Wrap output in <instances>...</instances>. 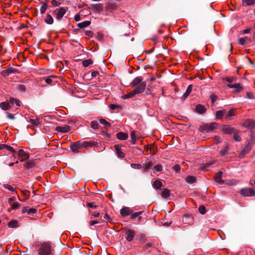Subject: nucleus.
<instances>
[{"mask_svg": "<svg viewBox=\"0 0 255 255\" xmlns=\"http://www.w3.org/2000/svg\"><path fill=\"white\" fill-rule=\"evenodd\" d=\"M247 40L250 41L251 39L247 37H243V38H240L239 39V43L241 45H244L246 43V42H247Z\"/></svg>", "mask_w": 255, "mask_h": 255, "instance_id": "obj_38", "label": "nucleus"}, {"mask_svg": "<svg viewBox=\"0 0 255 255\" xmlns=\"http://www.w3.org/2000/svg\"><path fill=\"white\" fill-rule=\"evenodd\" d=\"M192 89V86L191 85H190L188 86L186 92L183 94V97L184 98H186L191 93V91Z\"/></svg>", "mask_w": 255, "mask_h": 255, "instance_id": "obj_29", "label": "nucleus"}, {"mask_svg": "<svg viewBox=\"0 0 255 255\" xmlns=\"http://www.w3.org/2000/svg\"><path fill=\"white\" fill-rule=\"evenodd\" d=\"M82 148H86L89 146H93L95 145V143L92 141H83L81 142Z\"/></svg>", "mask_w": 255, "mask_h": 255, "instance_id": "obj_22", "label": "nucleus"}, {"mask_svg": "<svg viewBox=\"0 0 255 255\" xmlns=\"http://www.w3.org/2000/svg\"><path fill=\"white\" fill-rule=\"evenodd\" d=\"M142 211L133 213L132 211H131V214H130V215H131V218H136V217L139 216L140 215H141L142 214Z\"/></svg>", "mask_w": 255, "mask_h": 255, "instance_id": "obj_50", "label": "nucleus"}, {"mask_svg": "<svg viewBox=\"0 0 255 255\" xmlns=\"http://www.w3.org/2000/svg\"><path fill=\"white\" fill-rule=\"evenodd\" d=\"M91 24L90 21H85L78 24V26L80 28H83L88 26Z\"/></svg>", "mask_w": 255, "mask_h": 255, "instance_id": "obj_27", "label": "nucleus"}, {"mask_svg": "<svg viewBox=\"0 0 255 255\" xmlns=\"http://www.w3.org/2000/svg\"><path fill=\"white\" fill-rule=\"evenodd\" d=\"M161 195L164 198L168 197L170 195L169 190L167 189H164L161 192Z\"/></svg>", "mask_w": 255, "mask_h": 255, "instance_id": "obj_30", "label": "nucleus"}, {"mask_svg": "<svg viewBox=\"0 0 255 255\" xmlns=\"http://www.w3.org/2000/svg\"><path fill=\"white\" fill-rule=\"evenodd\" d=\"M130 166L133 169H141L142 168L141 165L139 164L132 163L130 164Z\"/></svg>", "mask_w": 255, "mask_h": 255, "instance_id": "obj_53", "label": "nucleus"}, {"mask_svg": "<svg viewBox=\"0 0 255 255\" xmlns=\"http://www.w3.org/2000/svg\"><path fill=\"white\" fill-rule=\"evenodd\" d=\"M29 122L31 124H32V125H33L34 126H38L40 123L39 119H30L29 120Z\"/></svg>", "mask_w": 255, "mask_h": 255, "instance_id": "obj_42", "label": "nucleus"}, {"mask_svg": "<svg viewBox=\"0 0 255 255\" xmlns=\"http://www.w3.org/2000/svg\"><path fill=\"white\" fill-rule=\"evenodd\" d=\"M53 19L51 15L47 14L46 18L45 19V22L48 24H51L53 23Z\"/></svg>", "mask_w": 255, "mask_h": 255, "instance_id": "obj_32", "label": "nucleus"}, {"mask_svg": "<svg viewBox=\"0 0 255 255\" xmlns=\"http://www.w3.org/2000/svg\"><path fill=\"white\" fill-rule=\"evenodd\" d=\"M152 166V163L151 162H148L147 163H146V164L145 165V169H150V168H151Z\"/></svg>", "mask_w": 255, "mask_h": 255, "instance_id": "obj_64", "label": "nucleus"}, {"mask_svg": "<svg viewBox=\"0 0 255 255\" xmlns=\"http://www.w3.org/2000/svg\"><path fill=\"white\" fill-rule=\"evenodd\" d=\"M198 210L199 213L202 215L205 214L206 211L205 207L204 206H200L198 208Z\"/></svg>", "mask_w": 255, "mask_h": 255, "instance_id": "obj_49", "label": "nucleus"}, {"mask_svg": "<svg viewBox=\"0 0 255 255\" xmlns=\"http://www.w3.org/2000/svg\"><path fill=\"white\" fill-rule=\"evenodd\" d=\"M126 240L130 242L133 239L135 236V232L131 230L128 229L126 231Z\"/></svg>", "mask_w": 255, "mask_h": 255, "instance_id": "obj_12", "label": "nucleus"}, {"mask_svg": "<svg viewBox=\"0 0 255 255\" xmlns=\"http://www.w3.org/2000/svg\"><path fill=\"white\" fill-rule=\"evenodd\" d=\"M224 79L229 83H232L235 81V78L234 77H226Z\"/></svg>", "mask_w": 255, "mask_h": 255, "instance_id": "obj_55", "label": "nucleus"}, {"mask_svg": "<svg viewBox=\"0 0 255 255\" xmlns=\"http://www.w3.org/2000/svg\"><path fill=\"white\" fill-rule=\"evenodd\" d=\"M18 89L21 91H25L26 90L25 87L24 85L20 84L18 86Z\"/></svg>", "mask_w": 255, "mask_h": 255, "instance_id": "obj_62", "label": "nucleus"}, {"mask_svg": "<svg viewBox=\"0 0 255 255\" xmlns=\"http://www.w3.org/2000/svg\"><path fill=\"white\" fill-rule=\"evenodd\" d=\"M86 35L89 37H92L93 35V33L90 30H88L86 31Z\"/></svg>", "mask_w": 255, "mask_h": 255, "instance_id": "obj_63", "label": "nucleus"}, {"mask_svg": "<svg viewBox=\"0 0 255 255\" xmlns=\"http://www.w3.org/2000/svg\"><path fill=\"white\" fill-rule=\"evenodd\" d=\"M99 122H100V124H101L102 125H103L106 127H110L111 126V124L104 119H100Z\"/></svg>", "mask_w": 255, "mask_h": 255, "instance_id": "obj_43", "label": "nucleus"}, {"mask_svg": "<svg viewBox=\"0 0 255 255\" xmlns=\"http://www.w3.org/2000/svg\"><path fill=\"white\" fill-rule=\"evenodd\" d=\"M142 80V79L141 77H137L133 80V81L131 82L130 84V85L132 87H135L138 86V85L140 84L142 82H143Z\"/></svg>", "mask_w": 255, "mask_h": 255, "instance_id": "obj_16", "label": "nucleus"}, {"mask_svg": "<svg viewBox=\"0 0 255 255\" xmlns=\"http://www.w3.org/2000/svg\"><path fill=\"white\" fill-rule=\"evenodd\" d=\"M18 156L20 161L23 162L29 158V155L26 153L23 149H19L18 152Z\"/></svg>", "mask_w": 255, "mask_h": 255, "instance_id": "obj_9", "label": "nucleus"}, {"mask_svg": "<svg viewBox=\"0 0 255 255\" xmlns=\"http://www.w3.org/2000/svg\"><path fill=\"white\" fill-rule=\"evenodd\" d=\"M152 185L154 188L157 189L161 187V186H162V183L160 180H156L153 182Z\"/></svg>", "mask_w": 255, "mask_h": 255, "instance_id": "obj_26", "label": "nucleus"}, {"mask_svg": "<svg viewBox=\"0 0 255 255\" xmlns=\"http://www.w3.org/2000/svg\"><path fill=\"white\" fill-rule=\"evenodd\" d=\"M104 219L103 221L107 222L108 221L110 222H112L110 217H109L108 215L107 214H106L104 216Z\"/></svg>", "mask_w": 255, "mask_h": 255, "instance_id": "obj_59", "label": "nucleus"}, {"mask_svg": "<svg viewBox=\"0 0 255 255\" xmlns=\"http://www.w3.org/2000/svg\"><path fill=\"white\" fill-rule=\"evenodd\" d=\"M18 72V70L15 68H12L11 66H8L5 68V69L3 70L1 72L2 76L4 77L7 76L10 73H16Z\"/></svg>", "mask_w": 255, "mask_h": 255, "instance_id": "obj_6", "label": "nucleus"}, {"mask_svg": "<svg viewBox=\"0 0 255 255\" xmlns=\"http://www.w3.org/2000/svg\"><path fill=\"white\" fill-rule=\"evenodd\" d=\"M196 111L198 113L202 114L206 112V109L203 105L199 104L196 107Z\"/></svg>", "mask_w": 255, "mask_h": 255, "instance_id": "obj_18", "label": "nucleus"}, {"mask_svg": "<svg viewBox=\"0 0 255 255\" xmlns=\"http://www.w3.org/2000/svg\"><path fill=\"white\" fill-rule=\"evenodd\" d=\"M3 187L8 189V190L12 192V195H14V194H16V191L15 190V189L12 187L11 186L8 185V184H4L3 185Z\"/></svg>", "mask_w": 255, "mask_h": 255, "instance_id": "obj_34", "label": "nucleus"}, {"mask_svg": "<svg viewBox=\"0 0 255 255\" xmlns=\"http://www.w3.org/2000/svg\"><path fill=\"white\" fill-rule=\"evenodd\" d=\"M3 149H6L13 153H15L16 152L15 150L11 146L6 144H4Z\"/></svg>", "mask_w": 255, "mask_h": 255, "instance_id": "obj_45", "label": "nucleus"}, {"mask_svg": "<svg viewBox=\"0 0 255 255\" xmlns=\"http://www.w3.org/2000/svg\"><path fill=\"white\" fill-rule=\"evenodd\" d=\"M55 77H56L55 76L51 75L49 77H46L45 78H44L45 81L46 82V83L47 84H50L52 82V78H55Z\"/></svg>", "mask_w": 255, "mask_h": 255, "instance_id": "obj_46", "label": "nucleus"}, {"mask_svg": "<svg viewBox=\"0 0 255 255\" xmlns=\"http://www.w3.org/2000/svg\"><path fill=\"white\" fill-rule=\"evenodd\" d=\"M18 222L16 221L12 220L8 223V226L9 228H17Z\"/></svg>", "mask_w": 255, "mask_h": 255, "instance_id": "obj_36", "label": "nucleus"}, {"mask_svg": "<svg viewBox=\"0 0 255 255\" xmlns=\"http://www.w3.org/2000/svg\"><path fill=\"white\" fill-rule=\"evenodd\" d=\"M70 127L69 126H65L64 127L58 126L56 128V130L58 132L62 133H66L69 131Z\"/></svg>", "mask_w": 255, "mask_h": 255, "instance_id": "obj_14", "label": "nucleus"}, {"mask_svg": "<svg viewBox=\"0 0 255 255\" xmlns=\"http://www.w3.org/2000/svg\"><path fill=\"white\" fill-rule=\"evenodd\" d=\"M38 255H52L51 246L46 243L41 244L37 249Z\"/></svg>", "mask_w": 255, "mask_h": 255, "instance_id": "obj_1", "label": "nucleus"}, {"mask_svg": "<svg viewBox=\"0 0 255 255\" xmlns=\"http://www.w3.org/2000/svg\"><path fill=\"white\" fill-rule=\"evenodd\" d=\"M146 84L145 82H142L140 84L135 87L134 90L133 91L135 92V94H138L143 93L145 89Z\"/></svg>", "mask_w": 255, "mask_h": 255, "instance_id": "obj_7", "label": "nucleus"}, {"mask_svg": "<svg viewBox=\"0 0 255 255\" xmlns=\"http://www.w3.org/2000/svg\"><path fill=\"white\" fill-rule=\"evenodd\" d=\"M9 103L10 104V106L14 105V104H15L17 107L20 106L19 101L14 98H10L9 99Z\"/></svg>", "mask_w": 255, "mask_h": 255, "instance_id": "obj_31", "label": "nucleus"}, {"mask_svg": "<svg viewBox=\"0 0 255 255\" xmlns=\"http://www.w3.org/2000/svg\"><path fill=\"white\" fill-rule=\"evenodd\" d=\"M222 173V171H219L216 174L215 177V181L220 184H222L224 183V181L221 179Z\"/></svg>", "mask_w": 255, "mask_h": 255, "instance_id": "obj_17", "label": "nucleus"}, {"mask_svg": "<svg viewBox=\"0 0 255 255\" xmlns=\"http://www.w3.org/2000/svg\"><path fill=\"white\" fill-rule=\"evenodd\" d=\"M103 8V5L102 3H98L93 6V9L100 12L102 11Z\"/></svg>", "mask_w": 255, "mask_h": 255, "instance_id": "obj_28", "label": "nucleus"}, {"mask_svg": "<svg viewBox=\"0 0 255 255\" xmlns=\"http://www.w3.org/2000/svg\"><path fill=\"white\" fill-rule=\"evenodd\" d=\"M182 221L184 224L187 225L191 224L192 222V220L190 219V216L187 214L184 215L183 216Z\"/></svg>", "mask_w": 255, "mask_h": 255, "instance_id": "obj_20", "label": "nucleus"}, {"mask_svg": "<svg viewBox=\"0 0 255 255\" xmlns=\"http://www.w3.org/2000/svg\"><path fill=\"white\" fill-rule=\"evenodd\" d=\"M251 149V147L249 144L247 145L242 150L241 154L242 155L246 154L248 152H249Z\"/></svg>", "mask_w": 255, "mask_h": 255, "instance_id": "obj_35", "label": "nucleus"}, {"mask_svg": "<svg viewBox=\"0 0 255 255\" xmlns=\"http://www.w3.org/2000/svg\"><path fill=\"white\" fill-rule=\"evenodd\" d=\"M162 169V166L160 164L155 166L153 169L154 172L161 171Z\"/></svg>", "mask_w": 255, "mask_h": 255, "instance_id": "obj_47", "label": "nucleus"}, {"mask_svg": "<svg viewBox=\"0 0 255 255\" xmlns=\"http://www.w3.org/2000/svg\"><path fill=\"white\" fill-rule=\"evenodd\" d=\"M234 110L231 109L225 115V118L226 119H230V118L234 116Z\"/></svg>", "mask_w": 255, "mask_h": 255, "instance_id": "obj_44", "label": "nucleus"}, {"mask_svg": "<svg viewBox=\"0 0 255 255\" xmlns=\"http://www.w3.org/2000/svg\"><path fill=\"white\" fill-rule=\"evenodd\" d=\"M37 212V210L35 208H30L27 211V214L30 215V214H33L36 213Z\"/></svg>", "mask_w": 255, "mask_h": 255, "instance_id": "obj_54", "label": "nucleus"}, {"mask_svg": "<svg viewBox=\"0 0 255 255\" xmlns=\"http://www.w3.org/2000/svg\"><path fill=\"white\" fill-rule=\"evenodd\" d=\"M47 8V5L46 3H43L40 7V12L41 14L44 13Z\"/></svg>", "mask_w": 255, "mask_h": 255, "instance_id": "obj_48", "label": "nucleus"}, {"mask_svg": "<svg viewBox=\"0 0 255 255\" xmlns=\"http://www.w3.org/2000/svg\"><path fill=\"white\" fill-rule=\"evenodd\" d=\"M234 136H233V137L234 138V139L237 141H240L241 140V138L240 137V136L239 135V134L235 132L234 131Z\"/></svg>", "mask_w": 255, "mask_h": 255, "instance_id": "obj_56", "label": "nucleus"}, {"mask_svg": "<svg viewBox=\"0 0 255 255\" xmlns=\"http://www.w3.org/2000/svg\"><path fill=\"white\" fill-rule=\"evenodd\" d=\"M67 9L64 7H61L53 11V14L58 19H61L65 14Z\"/></svg>", "mask_w": 255, "mask_h": 255, "instance_id": "obj_3", "label": "nucleus"}, {"mask_svg": "<svg viewBox=\"0 0 255 255\" xmlns=\"http://www.w3.org/2000/svg\"><path fill=\"white\" fill-rule=\"evenodd\" d=\"M243 126L249 129H252L255 128V120L252 119H247L243 123Z\"/></svg>", "mask_w": 255, "mask_h": 255, "instance_id": "obj_8", "label": "nucleus"}, {"mask_svg": "<svg viewBox=\"0 0 255 255\" xmlns=\"http://www.w3.org/2000/svg\"><path fill=\"white\" fill-rule=\"evenodd\" d=\"M117 137L120 140H125L128 137V134L123 132H119L117 134Z\"/></svg>", "mask_w": 255, "mask_h": 255, "instance_id": "obj_19", "label": "nucleus"}, {"mask_svg": "<svg viewBox=\"0 0 255 255\" xmlns=\"http://www.w3.org/2000/svg\"><path fill=\"white\" fill-rule=\"evenodd\" d=\"M16 198L15 197H12L8 199V204L12 207L13 209L18 208L20 206V204L15 202Z\"/></svg>", "mask_w": 255, "mask_h": 255, "instance_id": "obj_10", "label": "nucleus"}, {"mask_svg": "<svg viewBox=\"0 0 255 255\" xmlns=\"http://www.w3.org/2000/svg\"><path fill=\"white\" fill-rule=\"evenodd\" d=\"M224 111L221 110L217 111L216 113V118L219 119H221L224 116Z\"/></svg>", "mask_w": 255, "mask_h": 255, "instance_id": "obj_41", "label": "nucleus"}, {"mask_svg": "<svg viewBox=\"0 0 255 255\" xmlns=\"http://www.w3.org/2000/svg\"><path fill=\"white\" fill-rule=\"evenodd\" d=\"M218 124L216 123H211L210 124H204L201 126L200 128L202 131H205L209 132L213 131L217 128Z\"/></svg>", "mask_w": 255, "mask_h": 255, "instance_id": "obj_2", "label": "nucleus"}, {"mask_svg": "<svg viewBox=\"0 0 255 255\" xmlns=\"http://www.w3.org/2000/svg\"><path fill=\"white\" fill-rule=\"evenodd\" d=\"M227 86H228V87H229L230 88L235 89V92L236 93L240 92L243 89V87L240 83H236V84H228L227 85Z\"/></svg>", "mask_w": 255, "mask_h": 255, "instance_id": "obj_11", "label": "nucleus"}, {"mask_svg": "<svg viewBox=\"0 0 255 255\" xmlns=\"http://www.w3.org/2000/svg\"><path fill=\"white\" fill-rule=\"evenodd\" d=\"M99 124L97 121H93L91 122V127L93 129H97L99 128Z\"/></svg>", "mask_w": 255, "mask_h": 255, "instance_id": "obj_37", "label": "nucleus"}, {"mask_svg": "<svg viewBox=\"0 0 255 255\" xmlns=\"http://www.w3.org/2000/svg\"><path fill=\"white\" fill-rule=\"evenodd\" d=\"M210 99L212 103L213 104L214 102L218 99V97L214 94H212L210 96Z\"/></svg>", "mask_w": 255, "mask_h": 255, "instance_id": "obj_52", "label": "nucleus"}, {"mask_svg": "<svg viewBox=\"0 0 255 255\" xmlns=\"http://www.w3.org/2000/svg\"><path fill=\"white\" fill-rule=\"evenodd\" d=\"M242 3L244 6H249L255 4V0H242Z\"/></svg>", "mask_w": 255, "mask_h": 255, "instance_id": "obj_25", "label": "nucleus"}, {"mask_svg": "<svg viewBox=\"0 0 255 255\" xmlns=\"http://www.w3.org/2000/svg\"><path fill=\"white\" fill-rule=\"evenodd\" d=\"M110 108L111 109L113 110H114L117 108H121V106L120 105H115V104H111L110 106Z\"/></svg>", "mask_w": 255, "mask_h": 255, "instance_id": "obj_58", "label": "nucleus"}, {"mask_svg": "<svg viewBox=\"0 0 255 255\" xmlns=\"http://www.w3.org/2000/svg\"><path fill=\"white\" fill-rule=\"evenodd\" d=\"M0 107L3 110H7L10 108V105L8 102H2L0 104Z\"/></svg>", "mask_w": 255, "mask_h": 255, "instance_id": "obj_23", "label": "nucleus"}, {"mask_svg": "<svg viewBox=\"0 0 255 255\" xmlns=\"http://www.w3.org/2000/svg\"><path fill=\"white\" fill-rule=\"evenodd\" d=\"M227 147H224L222 148L220 151V154L221 156H225L227 154Z\"/></svg>", "mask_w": 255, "mask_h": 255, "instance_id": "obj_51", "label": "nucleus"}, {"mask_svg": "<svg viewBox=\"0 0 255 255\" xmlns=\"http://www.w3.org/2000/svg\"><path fill=\"white\" fill-rule=\"evenodd\" d=\"M87 206L89 208H94V209L96 208L97 207L94 202H90V203H88Z\"/></svg>", "mask_w": 255, "mask_h": 255, "instance_id": "obj_57", "label": "nucleus"}, {"mask_svg": "<svg viewBox=\"0 0 255 255\" xmlns=\"http://www.w3.org/2000/svg\"><path fill=\"white\" fill-rule=\"evenodd\" d=\"M246 97L249 99H253L254 98L253 94L250 92H247L246 93Z\"/></svg>", "mask_w": 255, "mask_h": 255, "instance_id": "obj_60", "label": "nucleus"}, {"mask_svg": "<svg viewBox=\"0 0 255 255\" xmlns=\"http://www.w3.org/2000/svg\"><path fill=\"white\" fill-rule=\"evenodd\" d=\"M51 3H52V5L55 6H58L60 5V3L59 2L56 1V0H52Z\"/></svg>", "mask_w": 255, "mask_h": 255, "instance_id": "obj_61", "label": "nucleus"}, {"mask_svg": "<svg viewBox=\"0 0 255 255\" xmlns=\"http://www.w3.org/2000/svg\"><path fill=\"white\" fill-rule=\"evenodd\" d=\"M130 137L132 140V143L133 144H136V137L135 135V132L134 131H132L130 133Z\"/></svg>", "mask_w": 255, "mask_h": 255, "instance_id": "obj_40", "label": "nucleus"}, {"mask_svg": "<svg viewBox=\"0 0 255 255\" xmlns=\"http://www.w3.org/2000/svg\"><path fill=\"white\" fill-rule=\"evenodd\" d=\"M82 146L80 141L72 142L70 145V149L73 152L78 153L82 149Z\"/></svg>", "mask_w": 255, "mask_h": 255, "instance_id": "obj_5", "label": "nucleus"}, {"mask_svg": "<svg viewBox=\"0 0 255 255\" xmlns=\"http://www.w3.org/2000/svg\"><path fill=\"white\" fill-rule=\"evenodd\" d=\"M135 92H134L132 91L130 92L129 93H128L127 94H125V95H123L122 96V98L123 99H127L128 98H130L134 97L135 96Z\"/></svg>", "mask_w": 255, "mask_h": 255, "instance_id": "obj_33", "label": "nucleus"}, {"mask_svg": "<svg viewBox=\"0 0 255 255\" xmlns=\"http://www.w3.org/2000/svg\"><path fill=\"white\" fill-rule=\"evenodd\" d=\"M92 63V61L91 59H88L86 60H84L82 62L83 66L84 67H87L89 66Z\"/></svg>", "mask_w": 255, "mask_h": 255, "instance_id": "obj_39", "label": "nucleus"}, {"mask_svg": "<svg viewBox=\"0 0 255 255\" xmlns=\"http://www.w3.org/2000/svg\"><path fill=\"white\" fill-rule=\"evenodd\" d=\"M240 193L245 197H252L255 196V191L250 188L241 189Z\"/></svg>", "mask_w": 255, "mask_h": 255, "instance_id": "obj_4", "label": "nucleus"}, {"mask_svg": "<svg viewBox=\"0 0 255 255\" xmlns=\"http://www.w3.org/2000/svg\"><path fill=\"white\" fill-rule=\"evenodd\" d=\"M185 179H186V182H187L189 184L194 183L196 180V177L195 176H190V175L187 176L186 177Z\"/></svg>", "mask_w": 255, "mask_h": 255, "instance_id": "obj_24", "label": "nucleus"}, {"mask_svg": "<svg viewBox=\"0 0 255 255\" xmlns=\"http://www.w3.org/2000/svg\"><path fill=\"white\" fill-rule=\"evenodd\" d=\"M121 214L123 217H126L131 214V211L128 207H126L121 210Z\"/></svg>", "mask_w": 255, "mask_h": 255, "instance_id": "obj_15", "label": "nucleus"}, {"mask_svg": "<svg viewBox=\"0 0 255 255\" xmlns=\"http://www.w3.org/2000/svg\"><path fill=\"white\" fill-rule=\"evenodd\" d=\"M222 131L225 133L231 134L234 133L235 129L230 126H224L222 128Z\"/></svg>", "mask_w": 255, "mask_h": 255, "instance_id": "obj_13", "label": "nucleus"}, {"mask_svg": "<svg viewBox=\"0 0 255 255\" xmlns=\"http://www.w3.org/2000/svg\"><path fill=\"white\" fill-rule=\"evenodd\" d=\"M115 148L118 156L121 158H124L125 157V154L122 151L120 148L117 145H115Z\"/></svg>", "mask_w": 255, "mask_h": 255, "instance_id": "obj_21", "label": "nucleus"}]
</instances>
